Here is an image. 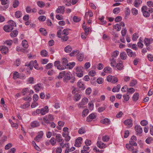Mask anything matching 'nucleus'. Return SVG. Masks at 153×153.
<instances>
[{
    "label": "nucleus",
    "instance_id": "f257e3e1",
    "mask_svg": "<svg viewBox=\"0 0 153 153\" xmlns=\"http://www.w3.org/2000/svg\"><path fill=\"white\" fill-rule=\"evenodd\" d=\"M0 1L2 5H5V6H1L0 7V10L1 11L5 10L8 7V0H0Z\"/></svg>",
    "mask_w": 153,
    "mask_h": 153
},
{
    "label": "nucleus",
    "instance_id": "f03ea898",
    "mask_svg": "<svg viewBox=\"0 0 153 153\" xmlns=\"http://www.w3.org/2000/svg\"><path fill=\"white\" fill-rule=\"evenodd\" d=\"M107 79L108 82H111L113 83H115L118 81V79L117 78L111 75L108 76L107 77Z\"/></svg>",
    "mask_w": 153,
    "mask_h": 153
},
{
    "label": "nucleus",
    "instance_id": "7ed1b4c3",
    "mask_svg": "<svg viewBox=\"0 0 153 153\" xmlns=\"http://www.w3.org/2000/svg\"><path fill=\"white\" fill-rule=\"evenodd\" d=\"M64 79L66 82H68V80H70L71 78L72 77V75L71 73L69 71H65L64 73Z\"/></svg>",
    "mask_w": 153,
    "mask_h": 153
},
{
    "label": "nucleus",
    "instance_id": "20e7f679",
    "mask_svg": "<svg viewBox=\"0 0 153 153\" xmlns=\"http://www.w3.org/2000/svg\"><path fill=\"white\" fill-rule=\"evenodd\" d=\"M44 122L48 124L49 123V121H52L53 119V117L52 115L51 114H49L48 116H45L44 118Z\"/></svg>",
    "mask_w": 153,
    "mask_h": 153
},
{
    "label": "nucleus",
    "instance_id": "39448f33",
    "mask_svg": "<svg viewBox=\"0 0 153 153\" xmlns=\"http://www.w3.org/2000/svg\"><path fill=\"white\" fill-rule=\"evenodd\" d=\"M137 140L136 137L134 136H132L130 140L129 141L130 144L132 146H136L137 145V144L136 143V141Z\"/></svg>",
    "mask_w": 153,
    "mask_h": 153
},
{
    "label": "nucleus",
    "instance_id": "423d86ee",
    "mask_svg": "<svg viewBox=\"0 0 153 153\" xmlns=\"http://www.w3.org/2000/svg\"><path fill=\"white\" fill-rule=\"evenodd\" d=\"M126 51L127 54L129 56L133 58H134L136 56V53L135 52H133L131 49H127Z\"/></svg>",
    "mask_w": 153,
    "mask_h": 153
},
{
    "label": "nucleus",
    "instance_id": "0eeeda50",
    "mask_svg": "<svg viewBox=\"0 0 153 153\" xmlns=\"http://www.w3.org/2000/svg\"><path fill=\"white\" fill-rule=\"evenodd\" d=\"M44 133L42 131H40L38 133V135L34 138V140L37 142H39L40 139L42 138L43 135Z\"/></svg>",
    "mask_w": 153,
    "mask_h": 153
},
{
    "label": "nucleus",
    "instance_id": "6e6552de",
    "mask_svg": "<svg viewBox=\"0 0 153 153\" xmlns=\"http://www.w3.org/2000/svg\"><path fill=\"white\" fill-rule=\"evenodd\" d=\"M0 51L2 54H6L8 52V48L5 46H1L0 47Z\"/></svg>",
    "mask_w": 153,
    "mask_h": 153
},
{
    "label": "nucleus",
    "instance_id": "1a4fd4ad",
    "mask_svg": "<svg viewBox=\"0 0 153 153\" xmlns=\"http://www.w3.org/2000/svg\"><path fill=\"white\" fill-rule=\"evenodd\" d=\"M65 11V7L64 6H61L58 7L56 10V12L57 13L63 14Z\"/></svg>",
    "mask_w": 153,
    "mask_h": 153
},
{
    "label": "nucleus",
    "instance_id": "9d476101",
    "mask_svg": "<svg viewBox=\"0 0 153 153\" xmlns=\"http://www.w3.org/2000/svg\"><path fill=\"white\" fill-rule=\"evenodd\" d=\"M13 27L10 25H5L4 27V30L6 32H8L11 31V30H13Z\"/></svg>",
    "mask_w": 153,
    "mask_h": 153
},
{
    "label": "nucleus",
    "instance_id": "9b49d317",
    "mask_svg": "<svg viewBox=\"0 0 153 153\" xmlns=\"http://www.w3.org/2000/svg\"><path fill=\"white\" fill-rule=\"evenodd\" d=\"M97 146L100 149H104L107 147L106 145L101 141H98L97 143Z\"/></svg>",
    "mask_w": 153,
    "mask_h": 153
},
{
    "label": "nucleus",
    "instance_id": "f8f14e48",
    "mask_svg": "<svg viewBox=\"0 0 153 153\" xmlns=\"http://www.w3.org/2000/svg\"><path fill=\"white\" fill-rule=\"evenodd\" d=\"M82 138L81 137H79L76 139L75 142V146L77 147H80L81 146L80 143L82 141Z\"/></svg>",
    "mask_w": 153,
    "mask_h": 153
},
{
    "label": "nucleus",
    "instance_id": "ddd939ff",
    "mask_svg": "<svg viewBox=\"0 0 153 153\" xmlns=\"http://www.w3.org/2000/svg\"><path fill=\"white\" fill-rule=\"evenodd\" d=\"M96 115L94 113L90 114L87 118V121L88 122H91L92 119L95 118L96 117Z\"/></svg>",
    "mask_w": 153,
    "mask_h": 153
},
{
    "label": "nucleus",
    "instance_id": "4468645a",
    "mask_svg": "<svg viewBox=\"0 0 153 153\" xmlns=\"http://www.w3.org/2000/svg\"><path fill=\"white\" fill-rule=\"evenodd\" d=\"M77 85L81 90H84L85 89V87L83 82L80 80L77 83Z\"/></svg>",
    "mask_w": 153,
    "mask_h": 153
},
{
    "label": "nucleus",
    "instance_id": "2eb2a0df",
    "mask_svg": "<svg viewBox=\"0 0 153 153\" xmlns=\"http://www.w3.org/2000/svg\"><path fill=\"white\" fill-rule=\"evenodd\" d=\"M135 129L137 134H141L143 131V130L140 125H137L135 126Z\"/></svg>",
    "mask_w": 153,
    "mask_h": 153
},
{
    "label": "nucleus",
    "instance_id": "dca6fc26",
    "mask_svg": "<svg viewBox=\"0 0 153 153\" xmlns=\"http://www.w3.org/2000/svg\"><path fill=\"white\" fill-rule=\"evenodd\" d=\"M100 122L103 124L109 125L111 123L110 120L108 118H106L103 119L101 120Z\"/></svg>",
    "mask_w": 153,
    "mask_h": 153
},
{
    "label": "nucleus",
    "instance_id": "f3484780",
    "mask_svg": "<svg viewBox=\"0 0 153 153\" xmlns=\"http://www.w3.org/2000/svg\"><path fill=\"white\" fill-rule=\"evenodd\" d=\"M132 121L130 119H128L124 121V123L126 126H128L130 127H131L133 125Z\"/></svg>",
    "mask_w": 153,
    "mask_h": 153
},
{
    "label": "nucleus",
    "instance_id": "a211bd4d",
    "mask_svg": "<svg viewBox=\"0 0 153 153\" xmlns=\"http://www.w3.org/2000/svg\"><path fill=\"white\" fill-rule=\"evenodd\" d=\"M48 111V108L47 106H45L43 108L41 109V114L44 115Z\"/></svg>",
    "mask_w": 153,
    "mask_h": 153
},
{
    "label": "nucleus",
    "instance_id": "6ab92c4d",
    "mask_svg": "<svg viewBox=\"0 0 153 153\" xmlns=\"http://www.w3.org/2000/svg\"><path fill=\"white\" fill-rule=\"evenodd\" d=\"M56 139L58 142H63L64 140L62 139L61 136L60 134H57L56 135Z\"/></svg>",
    "mask_w": 153,
    "mask_h": 153
},
{
    "label": "nucleus",
    "instance_id": "aec40b11",
    "mask_svg": "<svg viewBox=\"0 0 153 153\" xmlns=\"http://www.w3.org/2000/svg\"><path fill=\"white\" fill-rule=\"evenodd\" d=\"M116 66L117 69L119 70H122L124 67L122 61H120L117 64Z\"/></svg>",
    "mask_w": 153,
    "mask_h": 153
},
{
    "label": "nucleus",
    "instance_id": "412c9836",
    "mask_svg": "<svg viewBox=\"0 0 153 153\" xmlns=\"http://www.w3.org/2000/svg\"><path fill=\"white\" fill-rule=\"evenodd\" d=\"M34 88L36 92H38L41 89V85L40 84H38L34 86Z\"/></svg>",
    "mask_w": 153,
    "mask_h": 153
},
{
    "label": "nucleus",
    "instance_id": "4be33fe9",
    "mask_svg": "<svg viewBox=\"0 0 153 153\" xmlns=\"http://www.w3.org/2000/svg\"><path fill=\"white\" fill-rule=\"evenodd\" d=\"M139 97V95L138 93H135L133 95L132 97V100L134 102H136L138 100Z\"/></svg>",
    "mask_w": 153,
    "mask_h": 153
},
{
    "label": "nucleus",
    "instance_id": "5701e85b",
    "mask_svg": "<svg viewBox=\"0 0 153 153\" xmlns=\"http://www.w3.org/2000/svg\"><path fill=\"white\" fill-rule=\"evenodd\" d=\"M75 62H72L71 63H69L67 64L66 68L67 69H71L75 65Z\"/></svg>",
    "mask_w": 153,
    "mask_h": 153
},
{
    "label": "nucleus",
    "instance_id": "b1692460",
    "mask_svg": "<svg viewBox=\"0 0 153 153\" xmlns=\"http://www.w3.org/2000/svg\"><path fill=\"white\" fill-rule=\"evenodd\" d=\"M120 56L121 59L125 60L127 58V55L126 52L123 51L120 53Z\"/></svg>",
    "mask_w": 153,
    "mask_h": 153
},
{
    "label": "nucleus",
    "instance_id": "393cba45",
    "mask_svg": "<svg viewBox=\"0 0 153 153\" xmlns=\"http://www.w3.org/2000/svg\"><path fill=\"white\" fill-rule=\"evenodd\" d=\"M59 144L60 146L62 148H64L66 147L67 149H68L69 148V145L68 143H66L65 144H63V142H62Z\"/></svg>",
    "mask_w": 153,
    "mask_h": 153
},
{
    "label": "nucleus",
    "instance_id": "a878e982",
    "mask_svg": "<svg viewBox=\"0 0 153 153\" xmlns=\"http://www.w3.org/2000/svg\"><path fill=\"white\" fill-rule=\"evenodd\" d=\"M33 62V66L34 67V68L37 70L40 69L41 70H42L43 69V68L42 67L41 68H39L38 66V65L37 64V62L36 60H35Z\"/></svg>",
    "mask_w": 153,
    "mask_h": 153
},
{
    "label": "nucleus",
    "instance_id": "bb28decb",
    "mask_svg": "<svg viewBox=\"0 0 153 153\" xmlns=\"http://www.w3.org/2000/svg\"><path fill=\"white\" fill-rule=\"evenodd\" d=\"M30 104L29 102H27L21 105L20 107L21 108L25 109L29 107L30 105Z\"/></svg>",
    "mask_w": 153,
    "mask_h": 153
},
{
    "label": "nucleus",
    "instance_id": "cd10ccee",
    "mask_svg": "<svg viewBox=\"0 0 153 153\" xmlns=\"http://www.w3.org/2000/svg\"><path fill=\"white\" fill-rule=\"evenodd\" d=\"M88 99L86 97L83 98L81 102L79 103L80 105H84L86 104L88 102Z\"/></svg>",
    "mask_w": 153,
    "mask_h": 153
},
{
    "label": "nucleus",
    "instance_id": "c85d7f7f",
    "mask_svg": "<svg viewBox=\"0 0 153 153\" xmlns=\"http://www.w3.org/2000/svg\"><path fill=\"white\" fill-rule=\"evenodd\" d=\"M79 53V51L78 50L73 51L70 53V55L71 56H75L77 55Z\"/></svg>",
    "mask_w": 153,
    "mask_h": 153
},
{
    "label": "nucleus",
    "instance_id": "c756f323",
    "mask_svg": "<svg viewBox=\"0 0 153 153\" xmlns=\"http://www.w3.org/2000/svg\"><path fill=\"white\" fill-rule=\"evenodd\" d=\"M120 85H118L116 87H114L112 89V91L114 92H118L120 88Z\"/></svg>",
    "mask_w": 153,
    "mask_h": 153
},
{
    "label": "nucleus",
    "instance_id": "7c9ffc66",
    "mask_svg": "<svg viewBox=\"0 0 153 153\" xmlns=\"http://www.w3.org/2000/svg\"><path fill=\"white\" fill-rule=\"evenodd\" d=\"M18 32L17 30H14L10 33V36L12 37H16L18 35Z\"/></svg>",
    "mask_w": 153,
    "mask_h": 153
},
{
    "label": "nucleus",
    "instance_id": "2f4dec72",
    "mask_svg": "<svg viewBox=\"0 0 153 153\" xmlns=\"http://www.w3.org/2000/svg\"><path fill=\"white\" fill-rule=\"evenodd\" d=\"M110 64L111 66L113 67H116V60L114 59L113 58H112V59H110Z\"/></svg>",
    "mask_w": 153,
    "mask_h": 153
},
{
    "label": "nucleus",
    "instance_id": "473e14b6",
    "mask_svg": "<svg viewBox=\"0 0 153 153\" xmlns=\"http://www.w3.org/2000/svg\"><path fill=\"white\" fill-rule=\"evenodd\" d=\"M39 123L37 121H34L31 124V126L33 127H35L39 126Z\"/></svg>",
    "mask_w": 153,
    "mask_h": 153
},
{
    "label": "nucleus",
    "instance_id": "72a5a7b5",
    "mask_svg": "<svg viewBox=\"0 0 153 153\" xmlns=\"http://www.w3.org/2000/svg\"><path fill=\"white\" fill-rule=\"evenodd\" d=\"M64 50L66 53H69L72 50V48L70 45H68L65 47Z\"/></svg>",
    "mask_w": 153,
    "mask_h": 153
},
{
    "label": "nucleus",
    "instance_id": "f704fd0d",
    "mask_svg": "<svg viewBox=\"0 0 153 153\" xmlns=\"http://www.w3.org/2000/svg\"><path fill=\"white\" fill-rule=\"evenodd\" d=\"M22 46L25 48H27L28 46L27 42L25 40H23L22 42Z\"/></svg>",
    "mask_w": 153,
    "mask_h": 153
},
{
    "label": "nucleus",
    "instance_id": "c9c22d12",
    "mask_svg": "<svg viewBox=\"0 0 153 153\" xmlns=\"http://www.w3.org/2000/svg\"><path fill=\"white\" fill-rule=\"evenodd\" d=\"M103 71L105 73H109L111 72L112 69L109 67H106L104 69Z\"/></svg>",
    "mask_w": 153,
    "mask_h": 153
},
{
    "label": "nucleus",
    "instance_id": "e433bc0d",
    "mask_svg": "<svg viewBox=\"0 0 153 153\" xmlns=\"http://www.w3.org/2000/svg\"><path fill=\"white\" fill-rule=\"evenodd\" d=\"M41 55L44 57L47 56L48 55V53L47 51L45 50H42L40 52Z\"/></svg>",
    "mask_w": 153,
    "mask_h": 153
},
{
    "label": "nucleus",
    "instance_id": "4c0bfd02",
    "mask_svg": "<svg viewBox=\"0 0 153 153\" xmlns=\"http://www.w3.org/2000/svg\"><path fill=\"white\" fill-rule=\"evenodd\" d=\"M83 67L82 66L80 67H77L76 68V71L77 73L83 72Z\"/></svg>",
    "mask_w": 153,
    "mask_h": 153
},
{
    "label": "nucleus",
    "instance_id": "58836bf2",
    "mask_svg": "<svg viewBox=\"0 0 153 153\" xmlns=\"http://www.w3.org/2000/svg\"><path fill=\"white\" fill-rule=\"evenodd\" d=\"M141 3L142 1L140 0H135L134 3V5L136 7H137Z\"/></svg>",
    "mask_w": 153,
    "mask_h": 153
},
{
    "label": "nucleus",
    "instance_id": "ea45409f",
    "mask_svg": "<svg viewBox=\"0 0 153 153\" xmlns=\"http://www.w3.org/2000/svg\"><path fill=\"white\" fill-rule=\"evenodd\" d=\"M87 14H88V16L90 17H91L93 16V13L92 12L91 10H89L88 12H86L85 13V19H87Z\"/></svg>",
    "mask_w": 153,
    "mask_h": 153
},
{
    "label": "nucleus",
    "instance_id": "a19ab883",
    "mask_svg": "<svg viewBox=\"0 0 153 153\" xmlns=\"http://www.w3.org/2000/svg\"><path fill=\"white\" fill-rule=\"evenodd\" d=\"M133 146L131 145L130 144H127L126 145V147L129 151L133 150L134 149Z\"/></svg>",
    "mask_w": 153,
    "mask_h": 153
},
{
    "label": "nucleus",
    "instance_id": "79ce46f5",
    "mask_svg": "<svg viewBox=\"0 0 153 153\" xmlns=\"http://www.w3.org/2000/svg\"><path fill=\"white\" fill-rule=\"evenodd\" d=\"M29 93V90L28 88H25L22 90V93L23 95Z\"/></svg>",
    "mask_w": 153,
    "mask_h": 153
},
{
    "label": "nucleus",
    "instance_id": "37998d69",
    "mask_svg": "<svg viewBox=\"0 0 153 153\" xmlns=\"http://www.w3.org/2000/svg\"><path fill=\"white\" fill-rule=\"evenodd\" d=\"M19 75L20 74L18 72H15L13 74V78L14 79H16L17 78H19Z\"/></svg>",
    "mask_w": 153,
    "mask_h": 153
},
{
    "label": "nucleus",
    "instance_id": "c03bdc74",
    "mask_svg": "<svg viewBox=\"0 0 153 153\" xmlns=\"http://www.w3.org/2000/svg\"><path fill=\"white\" fill-rule=\"evenodd\" d=\"M119 53V51H115L112 54V57L114 58H116Z\"/></svg>",
    "mask_w": 153,
    "mask_h": 153
},
{
    "label": "nucleus",
    "instance_id": "a18cd8bd",
    "mask_svg": "<svg viewBox=\"0 0 153 153\" xmlns=\"http://www.w3.org/2000/svg\"><path fill=\"white\" fill-rule=\"evenodd\" d=\"M89 112L88 110L87 109H85L83 111L82 115L83 117H85V116H87Z\"/></svg>",
    "mask_w": 153,
    "mask_h": 153
},
{
    "label": "nucleus",
    "instance_id": "49530a36",
    "mask_svg": "<svg viewBox=\"0 0 153 153\" xmlns=\"http://www.w3.org/2000/svg\"><path fill=\"white\" fill-rule=\"evenodd\" d=\"M33 61H31L28 64L26 65L25 66H27L29 69L32 70L33 68Z\"/></svg>",
    "mask_w": 153,
    "mask_h": 153
},
{
    "label": "nucleus",
    "instance_id": "de8ad7c7",
    "mask_svg": "<svg viewBox=\"0 0 153 153\" xmlns=\"http://www.w3.org/2000/svg\"><path fill=\"white\" fill-rule=\"evenodd\" d=\"M37 4L38 6L40 7H42L45 5V3L42 1H38Z\"/></svg>",
    "mask_w": 153,
    "mask_h": 153
},
{
    "label": "nucleus",
    "instance_id": "09e8293b",
    "mask_svg": "<svg viewBox=\"0 0 153 153\" xmlns=\"http://www.w3.org/2000/svg\"><path fill=\"white\" fill-rule=\"evenodd\" d=\"M127 94H133L135 91V90L134 88H130L129 89L128 88V90H127Z\"/></svg>",
    "mask_w": 153,
    "mask_h": 153
},
{
    "label": "nucleus",
    "instance_id": "8fccbe9b",
    "mask_svg": "<svg viewBox=\"0 0 153 153\" xmlns=\"http://www.w3.org/2000/svg\"><path fill=\"white\" fill-rule=\"evenodd\" d=\"M40 32L44 35L45 36L47 34V32L46 30L44 28H41L39 29Z\"/></svg>",
    "mask_w": 153,
    "mask_h": 153
},
{
    "label": "nucleus",
    "instance_id": "3c124183",
    "mask_svg": "<svg viewBox=\"0 0 153 153\" xmlns=\"http://www.w3.org/2000/svg\"><path fill=\"white\" fill-rule=\"evenodd\" d=\"M22 15L21 12L19 11H17L15 13V16L17 18H19L21 17Z\"/></svg>",
    "mask_w": 153,
    "mask_h": 153
},
{
    "label": "nucleus",
    "instance_id": "603ef678",
    "mask_svg": "<svg viewBox=\"0 0 153 153\" xmlns=\"http://www.w3.org/2000/svg\"><path fill=\"white\" fill-rule=\"evenodd\" d=\"M144 43L146 46L149 45L150 43V39L148 38H145L144 40Z\"/></svg>",
    "mask_w": 153,
    "mask_h": 153
},
{
    "label": "nucleus",
    "instance_id": "864d4df0",
    "mask_svg": "<svg viewBox=\"0 0 153 153\" xmlns=\"http://www.w3.org/2000/svg\"><path fill=\"white\" fill-rule=\"evenodd\" d=\"M62 63L63 65L66 67L67 64H68V60L65 58H64L62 59Z\"/></svg>",
    "mask_w": 153,
    "mask_h": 153
},
{
    "label": "nucleus",
    "instance_id": "5fc2aeb1",
    "mask_svg": "<svg viewBox=\"0 0 153 153\" xmlns=\"http://www.w3.org/2000/svg\"><path fill=\"white\" fill-rule=\"evenodd\" d=\"M19 2L18 0H15L13 2V7L16 8L19 5Z\"/></svg>",
    "mask_w": 153,
    "mask_h": 153
},
{
    "label": "nucleus",
    "instance_id": "6e6d98bb",
    "mask_svg": "<svg viewBox=\"0 0 153 153\" xmlns=\"http://www.w3.org/2000/svg\"><path fill=\"white\" fill-rule=\"evenodd\" d=\"M139 36L137 33H134L133 34L132 39L133 41L136 40L138 38Z\"/></svg>",
    "mask_w": 153,
    "mask_h": 153
},
{
    "label": "nucleus",
    "instance_id": "4d7b16f0",
    "mask_svg": "<svg viewBox=\"0 0 153 153\" xmlns=\"http://www.w3.org/2000/svg\"><path fill=\"white\" fill-rule=\"evenodd\" d=\"M61 38L62 41H66L68 40V37L67 36L63 35L62 36Z\"/></svg>",
    "mask_w": 153,
    "mask_h": 153
},
{
    "label": "nucleus",
    "instance_id": "13d9d810",
    "mask_svg": "<svg viewBox=\"0 0 153 153\" xmlns=\"http://www.w3.org/2000/svg\"><path fill=\"white\" fill-rule=\"evenodd\" d=\"M137 83V81L136 80H133L130 83V86H134Z\"/></svg>",
    "mask_w": 153,
    "mask_h": 153
},
{
    "label": "nucleus",
    "instance_id": "bf43d9fd",
    "mask_svg": "<svg viewBox=\"0 0 153 153\" xmlns=\"http://www.w3.org/2000/svg\"><path fill=\"white\" fill-rule=\"evenodd\" d=\"M84 57L83 55L82 54H79L77 57V59L79 61H81L83 60Z\"/></svg>",
    "mask_w": 153,
    "mask_h": 153
},
{
    "label": "nucleus",
    "instance_id": "052dcab7",
    "mask_svg": "<svg viewBox=\"0 0 153 153\" xmlns=\"http://www.w3.org/2000/svg\"><path fill=\"white\" fill-rule=\"evenodd\" d=\"M115 28L117 31H120L121 29V26L119 24H117L114 26Z\"/></svg>",
    "mask_w": 153,
    "mask_h": 153
},
{
    "label": "nucleus",
    "instance_id": "680f3d73",
    "mask_svg": "<svg viewBox=\"0 0 153 153\" xmlns=\"http://www.w3.org/2000/svg\"><path fill=\"white\" fill-rule=\"evenodd\" d=\"M65 73V71H62L60 72L59 74V76H58V78L59 79H62L64 76Z\"/></svg>",
    "mask_w": 153,
    "mask_h": 153
},
{
    "label": "nucleus",
    "instance_id": "e2e57ef3",
    "mask_svg": "<svg viewBox=\"0 0 153 153\" xmlns=\"http://www.w3.org/2000/svg\"><path fill=\"white\" fill-rule=\"evenodd\" d=\"M123 96L124 100L126 101H127L129 99L130 97H129V94H127L126 95H123Z\"/></svg>",
    "mask_w": 153,
    "mask_h": 153
},
{
    "label": "nucleus",
    "instance_id": "0e129e2a",
    "mask_svg": "<svg viewBox=\"0 0 153 153\" xmlns=\"http://www.w3.org/2000/svg\"><path fill=\"white\" fill-rule=\"evenodd\" d=\"M120 11V9L119 7H116L113 10V12L115 14H117Z\"/></svg>",
    "mask_w": 153,
    "mask_h": 153
},
{
    "label": "nucleus",
    "instance_id": "69168bd1",
    "mask_svg": "<svg viewBox=\"0 0 153 153\" xmlns=\"http://www.w3.org/2000/svg\"><path fill=\"white\" fill-rule=\"evenodd\" d=\"M125 13L126 16H129L130 13V11L128 7H126L125 8Z\"/></svg>",
    "mask_w": 153,
    "mask_h": 153
},
{
    "label": "nucleus",
    "instance_id": "338daca9",
    "mask_svg": "<svg viewBox=\"0 0 153 153\" xmlns=\"http://www.w3.org/2000/svg\"><path fill=\"white\" fill-rule=\"evenodd\" d=\"M50 142L51 143V144L53 146H54L55 145V144L56 143V140H55V139L54 137H52L50 140Z\"/></svg>",
    "mask_w": 153,
    "mask_h": 153
},
{
    "label": "nucleus",
    "instance_id": "774afa93",
    "mask_svg": "<svg viewBox=\"0 0 153 153\" xmlns=\"http://www.w3.org/2000/svg\"><path fill=\"white\" fill-rule=\"evenodd\" d=\"M131 12L133 15H136L138 14V11L135 8H133L131 10Z\"/></svg>",
    "mask_w": 153,
    "mask_h": 153
}]
</instances>
